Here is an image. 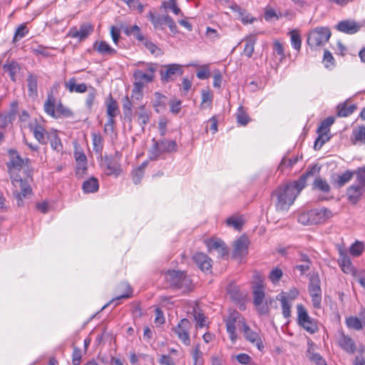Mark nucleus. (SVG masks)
I'll list each match as a JSON object with an SVG mask.
<instances>
[{"instance_id": "obj_60", "label": "nucleus", "mask_w": 365, "mask_h": 365, "mask_svg": "<svg viewBox=\"0 0 365 365\" xmlns=\"http://www.w3.org/2000/svg\"><path fill=\"white\" fill-rule=\"evenodd\" d=\"M364 250V243L356 241L354 242L349 249L350 254L354 257L360 256Z\"/></svg>"}, {"instance_id": "obj_4", "label": "nucleus", "mask_w": 365, "mask_h": 365, "mask_svg": "<svg viewBox=\"0 0 365 365\" xmlns=\"http://www.w3.org/2000/svg\"><path fill=\"white\" fill-rule=\"evenodd\" d=\"M345 195L347 202L351 205H357L365 196V167L356 169V183L346 188Z\"/></svg>"}, {"instance_id": "obj_27", "label": "nucleus", "mask_w": 365, "mask_h": 365, "mask_svg": "<svg viewBox=\"0 0 365 365\" xmlns=\"http://www.w3.org/2000/svg\"><path fill=\"white\" fill-rule=\"evenodd\" d=\"M166 70L161 72V80L163 82H168L173 78L175 75H182V69L180 65L178 64H169L165 66Z\"/></svg>"}, {"instance_id": "obj_56", "label": "nucleus", "mask_w": 365, "mask_h": 365, "mask_svg": "<svg viewBox=\"0 0 365 365\" xmlns=\"http://www.w3.org/2000/svg\"><path fill=\"white\" fill-rule=\"evenodd\" d=\"M283 277V271L279 267L273 268L269 274V279L272 284H277Z\"/></svg>"}, {"instance_id": "obj_51", "label": "nucleus", "mask_w": 365, "mask_h": 365, "mask_svg": "<svg viewBox=\"0 0 365 365\" xmlns=\"http://www.w3.org/2000/svg\"><path fill=\"white\" fill-rule=\"evenodd\" d=\"M140 112L138 113V123L144 129L145 125L149 122L150 115L146 111L145 106L139 107Z\"/></svg>"}, {"instance_id": "obj_61", "label": "nucleus", "mask_w": 365, "mask_h": 365, "mask_svg": "<svg viewBox=\"0 0 365 365\" xmlns=\"http://www.w3.org/2000/svg\"><path fill=\"white\" fill-rule=\"evenodd\" d=\"M127 4L131 10H137L138 13L141 14L144 11V6L140 2L139 0H121Z\"/></svg>"}, {"instance_id": "obj_1", "label": "nucleus", "mask_w": 365, "mask_h": 365, "mask_svg": "<svg viewBox=\"0 0 365 365\" xmlns=\"http://www.w3.org/2000/svg\"><path fill=\"white\" fill-rule=\"evenodd\" d=\"M226 330L229 334L230 339L232 343H235L237 339L236 325L243 333L246 340L255 346L258 350L263 351L264 346L262 336L259 332L250 329L245 318L236 310L230 311L225 319Z\"/></svg>"}, {"instance_id": "obj_36", "label": "nucleus", "mask_w": 365, "mask_h": 365, "mask_svg": "<svg viewBox=\"0 0 365 365\" xmlns=\"http://www.w3.org/2000/svg\"><path fill=\"white\" fill-rule=\"evenodd\" d=\"M288 34L290 37L292 48L299 52L302 48V36L299 29H292L289 31Z\"/></svg>"}, {"instance_id": "obj_17", "label": "nucleus", "mask_w": 365, "mask_h": 365, "mask_svg": "<svg viewBox=\"0 0 365 365\" xmlns=\"http://www.w3.org/2000/svg\"><path fill=\"white\" fill-rule=\"evenodd\" d=\"M250 245L249 239L245 235H242L233 242L232 257L241 260L248 253Z\"/></svg>"}, {"instance_id": "obj_11", "label": "nucleus", "mask_w": 365, "mask_h": 365, "mask_svg": "<svg viewBox=\"0 0 365 365\" xmlns=\"http://www.w3.org/2000/svg\"><path fill=\"white\" fill-rule=\"evenodd\" d=\"M308 293L311 297L313 307L315 309H320L322 307V292L320 279L318 276L310 278L308 285Z\"/></svg>"}, {"instance_id": "obj_37", "label": "nucleus", "mask_w": 365, "mask_h": 365, "mask_svg": "<svg viewBox=\"0 0 365 365\" xmlns=\"http://www.w3.org/2000/svg\"><path fill=\"white\" fill-rule=\"evenodd\" d=\"M82 189L85 193H93L98 190L99 183L97 178L91 177L85 180L82 185Z\"/></svg>"}, {"instance_id": "obj_13", "label": "nucleus", "mask_w": 365, "mask_h": 365, "mask_svg": "<svg viewBox=\"0 0 365 365\" xmlns=\"http://www.w3.org/2000/svg\"><path fill=\"white\" fill-rule=\"evenodd\" d=\"M191 327L192 324L187 319L184 318L173 328V331L176 334L178 339L185 346L190 344V329Z\"/></svg>"}, {"instance_id": "obj_28", "label": "nucleus", "mask_w": 365, "mask_h": 365, "mask_svg": "<svg viewBox=\"0 0 365 365\" xmlns=\"http://www.w3.org/2000/svg\"><path fill=\"white\" fill-rule=\"evenodd\" d=\"M105 105L108 118L115 119V117L120 113V110L117 101L113 98L111 94H109L106 98Z\"/></svg>"}, {"instance_id": "obj_54", "label": "nucleus", "mask_w": 365, "mask_h": 365, "mask_svg": "<svg viewBox=\"0 0 365 365\" xmlns=\"http://www.w3.org/2000/svg\"><path fill=\"white\" fill-rule=\"evenodd\" d=\"M96 94H97L96 89L93 86H90L89 93L87 95L86 101H85V106L87 109H88V110L92 109L94 102H95V100H96Z\"/></svg>"}, {"instance_id": "obj_40", "label": "nucleus", "mask_w": 365, "mask_h": 365, "mask_svg": "<svg viewBox=\"0 0 365 365\" xmlns=\"http://www.w3.org/2000/svg\"><path fill=\"white\" fill-rule=\"evenodd\" d=\"M91 136L94 152L101 155L104 145L103 136L99 133H93Z\"/></svg>"}, {"instance_id": "obj_22", "label": "nucleus", "mask_w": 365, "mask_h": 365, "mask_svg": "<svg viewBox=\"0 0 365 365\" xmlns=\"http://www.w3.org/2000/svg\"><path fill=\"white\" fill-rule=\"evenodd\" d=\"M177 144L175 140H163L155 142L151 153L155 157L158 156L160 152H174L177 150Z\"/></svg>"}, {"instance_id": "obj_55", "label": "nucleus", "mask_w": 365, "mask_h": 365, "mask_svg": "<svg viewBox=\"0 0 365 365\" xmlns=\"http://www.w3.org/2000/svg\"><path fill=\"white\" fill-rule=\"evenodd\" d=\"M125 33L127 35H133L135 36V38L140 42L144 41L145 38L143 35V34L140 31V29L138 26L134 25L131 26L130 28H128L125 30Z\"/></svg>"}, {"instance_id": "obj_24", "label": "nucleus", "mask_w": 365, "mask_h": 365, "mask_svg": "<svg viewBox=\"0 0 365 365\" xmlns=\"http://www.w3.org/2000/svg\"><path fill=\"white\" fill-rule=\"evenodd\" d=\"M336 28L340 32L354 34L360 30L361 26L354 21L345 20L339 22Z\"/></svg>"}, {"instance_id": "obj_34", "label": "nucleus", "mask_w": 365, "mask_h": 365, "mask_svg": "<svg viewBox=\"0 0 365 365\" xmlns=\"http://www.w3.org/2000/svg\"><path fill=\"white\" fill-rule=\"evenodd\" d=\"M257 39L256 34H250L245 38V44L242 51L243 55L247 58H250L252 56Z\"/></svg>"}, {"instance_id": "obj_57", "label": "nucleus", "mask_w": 365, "mask_h": 365, "mask_svg": "<svg viewBox=\"0 0 365 365\" xmlns=\"http://www.w3.org/2000/svg\"><path fill=\"white\" fill-rule=\"evenodd\" d=\"M237 120L238 123L241 125H246L250 122V119L242 106L239 107L237 109Z\"/></svg>"}, {"instance_id": "obj_8", "label": "nucleus", "mask_w": 365, "mask_h": 365, "mask_svg": "<svg viewBox=\"0 0 365 365\" xmlns=\"http://www.w3.org/2000/svg\"><path fill=\"white\" fill-rule=\"evenodd\" d=\"M334 122L335 118L333 116H329L320 123L317 130L318 136L314 144V150H319L325 143L330 140V127Z\"/></svg>"}, {"instance_id": "obj_45", "label": "nucleus", "mask_w": 365, "mask_h": 365, "mask_svg": "<svg viewBox=\"0 0 365 365\" xmlns=\"http://www.w3.org/2000/svg\"><path fill=\"white\" fill-rule=\"evenodd\" d=\"M312 187L314 190H317L324 193H328L330 191V186L328 182L319 177L315 178L312 184Z\"/></svg>"}, {"instance_id": "obj_21", "label": "nucleus", "mask_w": 365, "mask_h": 365, "mask_svg": "<svg viewBox=\"0 0 365 365\" xmlns=\"http://www.w3.org/2000/svg\"><path fill=\"white\" fill-rule=\"evenodd\" d=\"M338 264L344 273L356 276V270L352 264L349 257L347 255L346 251L341 249L339 250Z\"/></svg>"}, {"instance_id": "obj_33", "label": "nucleus", "mask_w": 365, "mask_h": 365, "mask_svg": "<svg viewBox=\"0 0 365 365\" xmlns=\"http://www.w3.org/2000/svg\"><path fill=\"white\" fill-rule=\"evenodd\" d=\"M230 8L232 11L238 14L239 18L243 24H252L255 21V18L247 13L245 10L242 9L237 4H232Z\"/></svg>"}, {"instance_id": "obj_64", "label": "nucleus", "mask_w": 365, "mask_h": 365, "mask_svg": "<svg viewBox=\"0 0 365 365\" xmlns=\"http://www.w3.org/2000/svg\"><path fill=\"white\" fill-rule=\"evenodd\" d=\"M212 102V95L208 91H203L202 93L201 106L202 108H210Z\"/></svg>"}, {"instance_id": "obj_26", "label": "nucleus", "mask_w": 365, "mask_h": 365, "mask_svg": "<svg viewBox=\"0 0 365 365\" xmlns=\"http://www.w3.org/2000/svg\"><path fill=\"white\" fill-rule=\"evenodd\" d=\"M74 147V158L77 163L78 169H81L85 171L87 169V158L84 153L83 148L79 145L77 142L73 143Z\"/></svg>"}, {"instance_id": "obj_23", "label": "nucleus", "mask_w": 365, "mask_h": 365, "mask_svg": "<svg viewBox=\"0 0 365 365\" xmlns=\"http://www.w3.org/2000/svg\"><path fill=\"white\" fill-rule=\"evenodd\" d=\"M29 127L38 143L41 144L46 143V139L49 138L50 133L41 125L36 121L35 123H29Z\"/></svg>"}, {"instance_id": "obj_30", "label": "nucleus", "mask_w": 365, "mask_h": 365, "mask_svg": "<svg viewBox=\"0 0 365 365\" xmlns=\"http://www.w3.org/2000/svg\"><path fill=\"white\" fill-rule=\"evenodd\" d=\"M356 177V170L354 171L347 170L341 174L337 175L332 179V184L338 187H343L346 183L351 181L354 176Z\"/></svg>"}, {"instance_id": "obj_39", "label": "nucleus", "mask_w": 365, "mask_h": 365, "mask_svg": "<svg viewBox=\"0 0 365 365\" xmlns=\"http://www.w3.org/2000/svg\"><path fill=\"white\" fill-rule=\"evenodd\" d=\"M274 303V299L272 297H267L265 300H263L260 304H257L255 307L259 314L264 315L269 313Z\"/></svg>"}, {"instance_id": "obj_15", "label": "nucleus", "mask_w": 365, "mask_h": 365, "mask_svg": "<svg viewBox=\"0 0 365 365\" xmlns=\"http://www.w3.org/2000/svg\"><path fill=\"white\" fill-rule=\"evenodd\" d=\"M94 27L91 23L83 24L79 29L76 26L70 28L67 36L76 38L78 41L86 40L93 31Z\"/></svg>"}, {"instance_id": "obj_25", "label": "nucleus", "mask_w": 365, "mask_h": 365, "mask_svg": "<svg viewBox=\"0 0 365 365\" xmlns=\"http://www.w3.org/2000/svg\"><path fill=\"white\" fill-rule=\"evenodd\" d=\"M192 259L202 272L211 271L212 259L205 253L197 252L193 255Z\"/></svg>"}, {"instance_id": "obj_7", "label": "nucleus", "mask_w": 365, "mask_h": 365, "mask_svg": "<svg viewBox=\"0 0 365 365\" xmlns=\"http://www.w3.org/2000/svg\"><path fill=\"white\" fill-rule=\"evenodd\" d=\"M331 36V30L327 26H317L310 30L307 34V43L310 48L324 46Z\"/></svg>"}, {"instance_id": "obj_10", "label": "nucleus", "mask_w": 365, "mask_h": 365, "mask_svg": "<svg viewBox=\"0 0 365 365\" xmlns=\"http://www.w3.org/2000/svg\"><path fill=\"white\" fill-rule=\"evenodd\" d=\"M296 309L298 325L310 334L317 332V323L309 316L307 308L302 304H298Z\"/></svg>"}, {"instance_id": "obj_58", "label": "nucleus", "mask_w": 365, "mask_h": 365, "mask_svg": "<svg viewBox=\"0 0 365 365\" xmlns=\"http://www.w3.org/2000/svg\"><path fill=\"white\" fill-rule=\"evenodd\" d=\"M322 62L327 68H331L335 66V60L329 51H324Z\"/></svg>"}, {"instance_id": "obj_6", "label": "nucleus", "mask_w": 365, "mask_h": 365, "mask_svg": "<svg viewBox=\"0 0 365 365\" xmlns=\"http://www.w3.org/2000/svg\"><path fill=\"white\" fill-rule=\"evenodd\" d=\"M44 112L51 118H61L73 116L72 110L64 106L61 101L56 103V98L52 93L47 95L46 100L43 104Z\"/></svg>"}, {"instance_id": "obj_59", "label": "nucleus", "mask_w": 365, "mask_h": 365, "mask_svg": "<svg viewBox=\"0 0 365 365\" xmlns=\"http://www.w3.org/2000/svg\"><path fill=\"white\" fill-rule=\"evenodd\" d=\"M300 260L304 262V264H299L296 266V269L299 270L302 274L307 272L311 265V261L309 257L305 254L300 255Z\"/></svg>"}, {"instance_id": "obj_43", "label": "nucleus", "mask_w": 365, "mask_h": 365, "mask_svg": "<svg viewBox=\"0 0 365 365\" xmlns=\"http://www.w3.org/2000/svg\"><path fill=\"white\" fill-rule=\"evenodd\" d=\"M147 165L148 162L145 161L132 171V178L135 184H138L141 181Z\"/></svg>"}, {"instance_id": "obj_53", "label": "nucleus", "mask_w": 365, "mask_h": 365, "mask_svg": "<svg viewBox=\"0 0 365 365\" xmlns=\"http://www.w3.org/2000/svg\"><path fill=\"white\" fill-rule=\"evenodd\" d=\"M192 357L193 359L194 365H202L204 363V359L202 356V352L200 350V344H197L195 346L193 351L192 352Z\"/></svg>"}, {"instance_id": "obj_9", "label": "nucleus", "mask_w": 365, "mask_h": 365, "mask_svg": "<svg viewBox=\"0 0 365 365\" xmlns=\"http://www.w3.org/2000/svg\"><path fill=\"white\" fill-rule=\"evenodd\" d=\"M165 279L173 288L187 289L191 285L190 279L184 272L169 270L165 274Z\"/></svg>"}, {"instance_id": "obj_63", "label": "nucleus", "mask_w": 365, "mask_h": 365, "mask_svg": "<svg viewBox=\"0 0 365 365\" xmlns=\"http://www.w3.org/2000/svg\"><path fill=\"white\" fill-rule=\"evenodd\" d=\"M264 19L266 21H271L273 19L276 20L282 17V13L277 14L275 10L271 7H266L264 9Z\"/></svg>"}, {"instance_id": "obj_20", "label": "nucleus", "mask_w": 365, "mask_h": 365, "mask_svg": "<svg viewBox=\"0 0 365 365\" xmlns=\"http://www.w3.org/2000/svg\"><path fill=\"white\" fill-rule=\"evenodd\" d=\"M254 279L256 284L253 289V304L255 306L257 304H260V302L265 300L267 297H265L263 279L259 273L255 272Z\"/></svg>"}, {"instance_id": "obj_48", "label": "nucleus", "mask_w": 365, "mask_h": 365, "mask_svg": "<svg viewBox=\"0 0 365 365\" xmlns=\"http://www.w3.org/2000/svg\"><path fill=\"white\" fill-rule=\"evenodd\" d=\"M29 32V29L26 26V23L20 24L16 29L13 37V43H16L19 39L26 36Z\"/></svg>"}, {"instance_id": "obj_5", "label": "nucleus", "mask_w": 365, "mask_h": 365, "mask_svg": "<svg viewBox=\"0 0 365 365\" xmlns=\"http://www.w3.org/2000/svg\"><path fill=\"white\" fill-rule=\"evenodd\" d=\"M12 185V194L15 197L18 206H22L24 200L32 195L31 187L26 179H23L21 174L9 175Z\"/></svg>"}, {"instance_id": "obj_38", "label": "nucleus", "mask_w": 365, "mask_h": 365, "mask_svg": "<svg viewBox=\"0 0 365 365\" xmlns=\"http://www.w3.org/2000/svg\"><path fill=\"white\" fill-rule=\"evenodd\" d=\"M48 139L49 140L51 148L54 151H56L58 153H63V145L61 138L58 135L56 131L51 133L50 136Z\"/></svg>"}, {"instance_id": "obj_46", "label": "nucleus", "mask_w": 365, "mask_h": 365, "mask_svg": "<svg viewBox=\"0 0 365 365\" xmlns=\"http://www.w3.org/2000/svg\"><path fill=\"white\" fill-rule=\"evenodd\" d=\"M5 71L8 72L12 81H16V74L20 71V66L16 62H11L4 66Z\"/></svg>"}, {"instance_id": "obj_3", "label": "nucleus", "mask_w": 365, "mask_h": 365, "mask_svg": "<svg viewBox=\"0 0 365 365\" xmlns=\"http://www.w3.org/2000/svg\"><path fill=\"white\" fill-rule=\"evenodd\" d=\"M335 213L328 207H322L302 212L298 222L303 225H322L334 217Z\"/></svg>"}, {"instance_id": "obj_49", "label": "nucleus", "mask_w": 365, "mask_h": 365, "mask_svg": "<svg viewBox=\"0 0 365 365\" xmlns=\"http://www.w3.org/2000/svg\"><path fill=\"white\" fill-rule=\"evenodd\" d=\"M345 324L349 329L361 330L363 328L362 322L356 317H349L345 319Z\"/></svg>"}, {"instance_id": "obj_47", "label": "nucleus", "mask_w": 365, "mask_h": 365, "mask_svg": "<svg viewBox=\"0 0 365 365\" xmlns=\"http://www.w3.org/2000/svg\"><path fill=\"white\" fill-rule=\"evenodd\" d=\"M300 294L299 290L296 287L291 288L288 292H281L277 297L280 298L285 297L286 301L292 302L297 299Z\"/></svg>"}, {"instance_id": "obj_19", "label": "nucleus", "mask_w": 365, "mask_h": 365, "mask_svg": "<svg viewBox=\"0 0 365 365\" xmlns=\"http://www.w3.org/2000/svg\"><path fill=\"white\" fill-rule=\"evenodd\" d=\"M208 252H211L214 250L218 252L221 257L228 255L229 250L226 244L220 238L211 237L204 241Z\"/></svg>"}, {"instance_id": "obj_42", "label": "nucleus", "mask_w": 365, "mask_h": 365, "mask_svg": "<svg viewBox=\"0 0 365 365\" xmlns=\"http://www.w3.org/2000/svg\"><path fill=\"white\" fill-rule=\"evenodd\" d=\"M28 93L30 97H36L37 91V77L34 74H29L27 78Z\"/></svg>"}, {"instance_id": "obj_35", "label": "nucleus", "mask_w": 365, "mask_h": 365, "mask_svg": "<svg viewBox=\"0 0 365 365\" xmlns=\"http://www.w3.org/2000/svg\"><path fill=\"white\" fill-rule=\"evenodd\" d=\"M76 78H71L67 82L65 83V87L70 93H85L88 87L86 83H76Z\"/></svg>"}, {"instance_id": "obj_44", "label": "nucleus", "mask_w": 365, "mask_h": 365, "mask_svg": "<svg viewBox=\"0 0 365 365\" xmlns=\"http://www.w3.org/2000/svg\"><path fill=\"white\" fill-rule=\"evenodd\" d=\"M226 224L227 226L232 227L237 231H240L244 225V220L242 216L232 215L226 220Z\"/></svg>"}, {"instance_id": "obj_16", "label": "nucleus", "mask_w": 365, "mask_h": 365, "mask_svg": "<svg viewBox=\"0 0 365 365\" xmlns=\"http://www.w3.org/2000/svg\"><path fill=\"white\" fill-rule=\"evenodd\" d=\"M102 167L107 175L118 177L121 175L123 170L119 161L112 156L106 155L102 160Z\"/></svg>"}, {"instance_id": "obj_29", "label": "nucleus", "mask_w": 365, "mask_h": 365, "mask_svg": "<svg viewBox=\"0 0 365 365\" xmlns=\"http://www.w3.org/2000/svg\"><path fill=\"white\" fill-rule=\"evenodd\" d=\"M93 47L96 51L103 56H114L117 53V51L112 48L108 43L105 41H95Z\"/></svg>"}, {"instance_id": "obj_14", "label": "nucleus", "mask_w": 365, "mask_h": 365, "mask_svg": "<svg viewBox=\"0 0 365 365\" xmlns=\"http://www.w3.org/2000/svg\"><path fill=\"white\" fill-rule=\"evenodd\" d=\"M155 67L152 63L146 65L145 71L141 69H136L133 73V78L135 79L134 83L141 84L144 87L145 83L152 82L155 78Z\"/></svg>"}, {"instance_id": "obj_50", "label": "nucleus", "mask_w": 365, "mask_h": 365, "mask_svg": "<svg viewBox=\"0 0 365 365\" xmlns=\"http://www.w3.org/2000/svg\"><path fill=\"white\" fill-rule=\"evenodd\" d=\"M277 299L280 302L282 307V313L284 318L288 319L292 314V303L286 301L285 297L280 298L277 297Z\"/></svg>"}, {"instance_id": "obj_12", "label": "nucleus", "mask_w": 365, "mask_h": 365, "mask_svg": "<svg viewBox=\"0 0 365 365\" xmlns=\"http://www.w3.org/2000/svg\"><path fill=\"white\" fill-rule=\"evenodd\" d=\"M10 161L7 163V168L9 175H21L25 172L24 164L29 163V159L26 158L25 161L20 158L16 150L10 151Z\"/></svg>"}, {"instance_id": "obj_31", "label": "nucleus", "mask_w": 365, "mask_h": 365, "mask_svg": "<svg viewBox=\"0 0 365 365\" xmlns=\"http://www.w3.org/2000/svg\"><path fill=\"white\" fill-rule=\"evenodd\" d=\"M357 108L354 103H350L348 101L339 103L336 107V115L338 117H348L351 115Z\"/></svg>"}, {"instance_id": "obj_2", "label": "nucleus", "mask_w": 365, "mask_h": 365, "mask_svg": "<svg viewBox=\"0 0 365 365\" xmlns=\"http://www.w3.org/2000/svg\"><path fill=\"white\" fill-rule=\"evenodd\" d=\"M312 175L313 170H309L297 180L279 186L272 194L276 196V210L280 212L287 211L305 187L307 179Z\"/></svg>"}, {"instance_id": "obj_18", "label": "nucleus", "mask_w": 365, "mask_h": 365, "mask_svg": "<svg viewBox=\"0 0 365 365\" xmlns=\"http://www.w3.org/2000/svg\"><path fill=\"white\" fill-rule=\"evenodd\" d=\"M337 345L345 352L353 354L356 351V345L354 339L343 331H339L336 336Z\"/></svg>"}, {"instance_id": "obj_41", "label": "nucleus", "mask_w": 365, "mask_h": 365, "mask_svg": "<svg viewBox=\"0 0 365 365\" xmlns=\"http://www.w3.org/2000/svg\"><path fill=\"white\" fill-rule=\"evenodd\" d=\"M353 141L354 144L365 143V125H361L354 128L352 131Z\"/></svg>"}, {"instance_id": "obj_52", "label": "nucleus", "mask_w": 365, "mask_h": 365, "mask_svg": "<svg viewBox=\"0 0 365 365\" xmlns=\"http://www.w3.org/2000/svg\"><path fill=\"white\" fill-rule=\"evenodd\" d=\"M161 8L168 10L170 9L174 14L175 15H182L181 13L180 9L177 5V1L176 0H169L168 1H164L162 2Z\"/></svg>"}, {"instance_id": "obj_62", "label": "nucleus", "mask_w": 365, "mask_h": 365, "mask_svg": "<svg viewBox=\"0 0 365 365\" xmlns=\"http://www.w3.org/2000/svg\"><path fill=\"white\" fill-rule=\"evenodd\" d=\"M143 86L141 84L133 83V88L131 93V98L137 101H141L143 97Z\"/></svg>"}, {"instance_id": "obj_32", "label": "nucleus", "mask_w": 365, "mask_h": 365, "mask_svg": "<svg viewBox=\"0 0 365 365\" xmlns=\"http://www.w3.org/2000/svg\"><path fill=\"white\" fill-rule=\"evenodd\" d=\"M118 295L112 299L111 302L119 301L120 299H127L133 297V289L129 284L123 282L117 288Z\"/></svg>"}]
</instances>
